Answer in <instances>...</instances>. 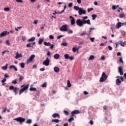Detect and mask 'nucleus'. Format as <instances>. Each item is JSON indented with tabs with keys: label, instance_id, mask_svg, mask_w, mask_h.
Masks as SVG:
<instances>
[{
	"label": "nucleus",
	"instance_id": "de8ad7c7",
	"mask_svg": "<svg viewBox=\"0 0 126 126\" xmlns=\"http://www.w3.org/2000/svg\"><path fill=\"white\" fill-rule=\"evenodd\" d=\"M12 83L13 84H16V83H17V80L15 79L14 81L12 82Z\"/></svg>",
	"mask_w": 126,
	"mask_h": 126
},
{
	"label": "nucleus",
	"instance_id": "c03bdc74",
	"mask_svg": "<svg viewBox=\"0 0 126 126\" xmlns=\"http://www.w3.org/2000/svg\"><path fill=\"white\" fill-rule=\"evenodd\" d=\"M93 9H94V8H88V12H90V11H92V10H93Z\"/></svg>",
	"mask_w": 126,
	"mask_h": 126
},
{
	"label": "nucleus",
	"instance_id": "8fccbe9b",
	"mask_svg": "<svg viewBox=\"0 0 126 126\" xmlns=\"http://www.w3.org/2000/svg\"><path fill=\"white\" fill-rule=\"evenodd\" d=\"M61 45H62V46H63L64 47H66V46H67V43L63 42L62 43Z\"/></svg>",
	"mask_w": 126,
	"mask_h": 126
},
{
	"label": "nucleus",
	"instance_id": "6ab92c4d",
	"mask_svg": "<svg viewBox=\"0 0 126 126\" xmlns=\"http://www.w3.org/2000/svg\"><path fill=\"white\" fill-rule=\"evenodd\" d=\"M122 82L120 79L118 78L116 80V85H120V84Z\"/></svg>",
	"mask_w": 126,
	"mask_h": 126
},
{
	"label": "nucleus",
	"instance_id": "58836bf2",
	"mask_svg": "<svg viewBox=\"0 0 126 126\" xmlns=\"http://www.w3.org/2000/svg\"><path fill=\"white\" fill-rule=\"evenodd\" d=\"M41 87H47V82H44L42 85H41Z\"/></svg>",
	"mask_w": 126,
	"mask_h": 126
},
{
	"label": "nucleus",
	"instance_id": "052dcab7",
	"mask_svg": "<svg viewBox=\"0 0 126 126\" xmlns=\"http://www.w3.org/2000/svg\"><path fill=\"white\" fill-rule=\"evenodd\" d=\"M63 113L64 114H65V115H66V116H68V112L65 111V110H64L63 111Z\"/></svg>",
	"mask_w": 126,
	"mask_h": 126
},
{
	"label": "nucleus",
	"instance_id": "f3484780",
	"mask_svg": "<svg viewBox=\"0 0 126 126\" xmlns=\"http://www.w3.org/2000/svg\"><path fill=\"white\" fill-rule=\"evenodd\" d=\"M52 117L53 118H58V119H60L61 118V116H60V114L59 113H54L53 115H52Z\"/></svg>",
	"mask_w": 126,
	"mask_h": 126
},
{
	"label": "nucleus",
	"instance_id": "412c9836",
	"mask_svg": "<svg viewBox=\"0 0 126 126\" xmlns=\"http://www.w3.org/2000/svg\"><path fill=\"white\" fill-rule=\"evenodd\" d=\"M54 59H55V60L59 59V58H60V54H56L55 55H54Z\"/></svg>",
	"mask_w": 126,
	"mask_h": 126
},
{
	"label": "nucleus",
	"instance_id": "5fc2aeb1",
	"mask_svg": "<svg viewBox=\"0 0 126 126\" xmlns=\"http://www.w3.org/2000/svg\"><path fill=\"white\" fill-rule=\"evenodd\" d=\"M49 38L51 39V40H53L54 39V35H50L49 36Z\"/></svg>",
	"mask_w": 126,
	"mask_h": 126
},
{
	"label": "nucleus",
	"instance_id": "423d86ee",
	"mask_svg": "<svg viewBox=\"0 0 126 126\" xmlns=\"http://www.w3.org/2000/svg\"><path fill=\"white\" fill-rule=\"evenodd\" d=\"M9 90H13V92L15 93V95H17V90H18V88L14 87L13 86H10L9 88Z\"/></svg>",
	"mask_w": 126,
	"mask_h": 126
},
{
	"label": "nucleus",
	"instance_id": "a19ab883",
	"mask_svg": "<svg viewBox=\"0 0 126 126\" xmlns=\"http://www.w3.org/2000/svg\"><path fill=\"white\" fill-rule=\"evenodd\" d=\"M4 11H9L10 10V9L8 7H5L4 8Z\"/></svg>",
	"mask_w": 126,
	"mask_h": 126
},
{
	"label": "nucleus",
	"instance_id": "ea45409f",
	"mask_svg": "<svg viewBox=\"0 0 126 126\" xmlns=\"http://www.w3.org/2000/svg\"><path fill=\"white\" fill-rule=\"evenodd\" d=\"M26 124H32V120L31 119H29L26 122Z\"/></svg>",
	"mask_w": 126,
	"mask_h": 126
},
{
	"label": "nucleus",
	"instance_id": "4d7b16f0",
	"mask_svg": "<svg viewBox=\"0 0 126 126\" xmlns=\"http://www.w3.org/2000/svg\"><path fill=\"white\" fill-rule=\"evenodd\" d=\"M22 28V27H18V28H15L16 31H18V29H21Z\"/></svg>",
	"mask_w": 126,
	"mask_h": 126
},
{
	"label": "nucleus",
	"instance_id": "4468645a",
	"mask_svg": "<svg viewBox=\"0 0 126 126\" xmlns=\"http://www.w3.org/2000/svg\"><path fill=\"white\" fill-rule=\"evenodd\" d=\"M22 54L21 53L19 54V53L17 52L16 53V56L15 57V59L17 60L19 58H22Z\"/></svg>",
	"mask_w": 126,
	"mask_h": 126
},
{
	"label": "nucleus",
	"instance_id": "a211bd4d",
	"mask_svg": "<svg viewBox=\"0 0 126 126\" xmlns=\"http://www.w3.org/2000/svg\"><path fill=\"white\" fill-rule=\"evenodd\" d=\"M122 22H118L116 26V27L117 28V29H119L121 28V27H122Z\"/></svg>",
	"mask_w": 126,
	"mask_h": 126
},
{
	"label": "nucleus",
	"instance_id": "3c124183",
	"mask_svg": "<svg viewBox=\"0 0 126 126\" xmlns=\"http://www.w3.org/2000/svg\"><path fill=\"white\" fill-rule=\"evenodd\" d=\"M124 16H125V14H121L119 15L120 18H124Z\"/></svg>",
	"mask_w": 126,
	"mask_h": 126
},
{
	"label": "nucleus",
	"instance_id": "6e6552de",
	"mask_svg": "<svg viewBox=\"0 0 126 126\" xmlns=\"http://www.w3.org/2000/svg\"><path fill=\"white\" fill-rule=\"evenodd\" d=\"M8 34H9V32L6 31H3L0 34V38H2V37H4L5 36L8 35Z\"/></svg>",
	"mask_w": 126,
	"mask_h": 126
},
{
	"label": "nucleus",
	"instance_id": "69168bd1",
	"mask_svg": "<svg viewBox=\"0 0 126 126\" xmlns=\"http://www.w3.org/2000/svg\"><path fill=\"white\" fill-rule=\"evenodd\" d=\"M62 37H63V35H60L57 37V39L59 40L60 38H62Z\"/></svg>",
	"mask_w": 126,
	"mask_h": 126
},
{
	"label": "nucleus",
	"instance_id": "4be33fe9",
	"mask_svg": "<svg viewBox=\"0 0 126 126\" xmlns=\"http://www.w3.org/2000/svg\"><path fill=\"white\" fill-rule=\"evenodd\" d=\"M43 44L45 46H47L48 47L51 46V43L47 42L46 41H44Z\"/></svg>",
	"mask_w": 126,
	"mask_h": 126
},
{
	"label": "nucleus",
	"instance_id": "0e129e2a",
	"mask_svg": "<svg viewBox=\"0 0 126 126\" xmlns=\"http://www.w3.org/2000/svg\"><path fill=\"white\" fill-rule=\"evenodd\" d=\"M72 4H73V3H72V2H70V3H69V4H68V7H71V6H72Z\"/></svg>",
	"mask_w": 126,
	"mask_h": 126
},
{
	"label": "nucleus",
	"instance_id": "20e7f679",
	"mask_svg": "<svg viewBox=\"0 0 126 126\" xmlns=\"http://www.w3.org/2000/svg\"><path fill=\"white\" fill-rule=\"evenodd\" d=\"M14 121H16L17 122H19L20 124H22L25 122V118H23L22 117H18L17 118L14 119Z\"/></svg>",
	"mask_w": 126,
	"mask_h": 126
},
{
	"label": "nucleus",
	"instance_id": "e2e57ef3",
	"mask_svg": "<svg viewBox=\"0 0 126 126\" xmlns=\"http://www.w3.org/2000/svg\"><path fill=\"white\" fill-rule=\"evenodd\" d=\"M47 56H48V57H51V52H50V51L47 52Z\"/></svg>",
	"mask_w": 126,
	"mask_h": 126
},
{
	"label": "nucleus",
	"instance_id": "393cba45",
	"mask_svg": "<svg viewBox=\"0 0 126 126\" xmlns=\"http://www.w3.org/2000/svg\"><path fill=\"white\" fill-rule=\"evenodd\" d=\"M35 40V37H32L28 40V42H33Z\"/></svg>",
	"mask_w": 126,
	"mask_h": 126
},
{
	"label": "nucleus",
	"instance_id": "09e8293b",
	"mask_svg": "<svg viewBox=\"0 0 126 126\" xmlns=\"http://www.w3.org/2000/svg\"><path fill=\"white\" fill-rule=\"evenodd\" d=\"M120 63H124V61H123V58L121 57L119 59Z\"/></svg>",
	"mask_w": 126,
	"mask_h": 126
},
{
	"label": "nucleus",
	"instance_id": "7ed1b4c3",
	"mask_svg": "<svg viewBox=\"0 0 126 126\" xmlns=\"http://www.w3.org/2000/svg\"><path fill=\"white\" fill-rule=\"evenodd\" d=\"M107 78H108V75H106L105 72H102L101 77L99 80V82H104V81H106Z\"/></svg>",
	"mask_w": 126,
	"mask_h": 126
},
{
	"label": "nucleus",
	"instance_id": "a878e982",
	"mask_svg": "<svg viewBox=\"0 0 126 126\" xmlns=\"http://www.w3.org/2000/svg\"><path fill=\"white\" fill-rule=\"evenodd\" d=\"M60 122V120L59 119H53L52 120V123H56V124H58Z\"/></svg>",
	"mask_w": 126,
	"mask_h": 126
},
{
	"label": "nucleus",
	"instance_id": "c85d7f7f",
	"mask_svg": "<svg viewBox=\"0 0 126 126\" xmlns=\"http://www.w3.org/2000/svg\"><path fill=\"white\" fill-rule=\"evenodd\" d=\"M18 76H20V78L19 79V81L20 82V81H22L23 79H24V77H22V76H20V74L18 75Z\"/></svg>",
	"mask_w": 126,
	"mask_h": 126
},
{
	"label": "nucleus",
	"instance_id": "9d476101",
	"mask_svg": "<svg viewBox=\"0 0 126 126\" xmlns=\"http://www.w3.org/2000/svg\"><path fill=\"white\" fill-rule=\"evenodd\" d=\"M35 44H36V42H33L32 43H29L26 45V47L27 48H29V47L33 48V46H34Z\"/></svg>",
	"mask_w": 126,
	"mask_h": 126
},
{
	"label": "nucleus",
	"instance_id": "e433bc0d",
	"mask_svg": "<svg viewBox=\"0 0 126 126\" xmlns=\"http://www.w3.org/2000/svg\"><path fill=\"white\" fill-rule=\"evenodd\" d=\"M67 87H71V84L70 83V81L67 80Z\"/></svg>",
	"mask_w": 126,
	"mask_h": 126
},
{
	"label": "nucleus",
	"instance_id": "f8f14e48",
	"mask_svg": "<svg viewBox=\"0 0 126 126\" xmlns=\"http://www.w3.org/2000/svg\"><path fill=\"white\" fill-rule=\"evenodd\" d=\"M33 59H35V55H32L30 57V59L27 61V63H29L30 62H32Z\"/></svg>",
	"mask_w": 126,
	"mask_h": 126
},
{
	"label": "nucleus",
	"instance_id": "dca6fc26",
	"mask_svg": "<svg viewBox=\"0 0 126 126\" xmlns=\"http://www.w3.org/2000/svg\"><path fill=\"white\" fill-rule=\"evenodd\" d=\"M9 68L10 69H12V68H13V69H14V70H15V71H17V70H18L17 68L16 67V66L15 65H10L9 67Z\"/></svg>",
	"mask_w": 126,
	"mask_h": 126
},
{
	"label": "nucleus",
	"instance_id": "13d9d810",
	"mask_svg": "<svg viewBox=\"0 0 126 126\" xmlns=\"http://www.w3.org/2000/svg\"><path fill=\"white\" fill-rule=\"evenodd\" d=\"M90 40H91V42H94V40H95V38H94V37H92V38H91V37H90Z\"/></svg>",
	"mask_w": 126,
	"mask_h": 126
},
{
	"label": "nucleus",
	"instance_id": "473e14b6",
	"mask_svg": "<svg viewBox=\"0 0 126 126\" xmlns=\"http://www.w3.org/2000/svg\"><path fill=\"white\" fill-rule=\"evenodd\" d=\"M36 90H37L36 88L31 87L30 88V91H36Z\"/></svg>",
	"mask_w": 126,
	"mask_h": 126
},
{
	"label": "nucleus",
	"instance_id": "ddd939ff",
	"mask_svg": "<svg viewBox=\"0 0 126 126\" xmlns=\"http://www.w3.org/2000/svg\"><path fill=\"white\" fill-rule=\"evenodd\" d=\"M79 113H80L79 112V110H74L72 111L71 113V117H74V115L79 114Z\"/></svg>",
	"mask_w": 126,
	"mask_h": 126
},
{
	"label": "nucleus",
	"instance_id": "0eeeda50",
	"mask_svg": "<svg viewBox=\"0 0 126 126\" xmlns=\"http://www.w3.org/2000/svg\"><path fill=\"white\" fill-rule=\"evenodd\" d=\"M60 31H63L64 32H66V31H67V25H64L62 26L60 28Z\"/></svg>",
	"mask_w": 126,
	"mask_h": 126
},
{
	"label": "nucleus",
	"instance_id": "a18cd8bd",
	"mask_svg": "<svg viewBox=\"0 0 126 126\" xmlns=\"http://www.w3.org/2000/svg\"><path fill=\"white\" fill-rule=\"evenodd\" d=\"M7 108L6 107H4L3 108V110L2 111V113H5L6 112Z\"/></svg>",
	"mask_w": 126,
	"mask_h": 126
},
{
	"label": "nucleus",
	"instance_id": "864d4df0",
	"mask_svg": "<svg viewBox=\"0 0 126 126\" xmlns=\"http://www.w3.org/2000/svg\"><path fill=\"white\" fill-rule=\"evenodd\" d=\"M84 35H87V33L83 32V33L80 34V36H84Z\"/></svg>",
	"mask_w": 126,
	"mask_h": 126
},
{
	"label": "nucleus",
	"instance_id": "7c9ffc66",
	"mask_svg": "<svg viewBox=\"0 0 126 126\" xmlns=\"http://www.w3.org/2000/svg\"><path fill=\"white\" fill-rule=\"evenodd\" d=\"M72 121H74V118H73V117H70L68 120V122L69 123H71V122H72Z\"/></svg>",
	"mask_w": 126,
	"mask_h": 126
},
{
	"label": "nucleus",
	"instance_id": "cd10ccee",
	"mask_svg": "<svg viewBox=\"0 0 126 126\" xmlns=\"http://www.w3.org/2000/svg\"><path fill=\"white\" fill-rule=\"evenodd\" d=\"M94 59H95V57H94V56L91 55L89 58V61H90V60L92 61V60H94Z\"/></svg>",
	"mask_w": 126,
	"mask_h": 126
},
{
	"label": "nucleus",
	"instance_id": "f257e3e1",
	"mask_svg": "<svg viewBox=\"0 0 126 126\" xmlns=\"http://www.w3.org/2000/svg\"><path fill=\"white\" fill-rule=\"evenodd\" d=\"M76 25L79 26V27H82L84 24H88V25H91V23H90V20L88 19L87 20H82L80 19H77L76 21Z\"/></svg>",
	"mask_w": 126,
	"mask_h": 126
},
{
	"label": "nucleus",
	"instance_id": "bb28decb",
	"mask_svg": "<svg viewBox=\"0 0 126 126\" xmlns=\"http://www.w3.org/2000/svg\"><path fill=\"white\" fill-rule=\"evenodd\" d=\"M118 7H119V5H113L112 7V8L113 9V10H115V9H117V8H118Z\"/></svg>",
	"mask_w": 126,
	"mask_h": 126
},
{
	"label": "nucleus",
	"instance_id": "338daca9",
	"mask_svg": "<svg viewBox=\"0 0 126 126\" xmlns=\"http://www.w3.org/2000/svg\"><path fill=\"white\" fill-rule=\"evenodd\" d=\"M6 45H7L8 46H9V45H10V43H9V41H8V40H6Z\"/></svg>",
	"mask_w": 126,
	"mask_h": 126
},
{
	"label": "nucleus",
	"instance_id": "4c0bfd02",
	"mask_svg": "<svg viewBox=\"0 0 126 126\" xmlns=\"http://www.w3.org/2000/svg\"><path fill=\"white\" fill-rule=\"evenodd\" d=\"M71 24L72 25H74V24H75V19H73V20H71Z\"/></svg>",
	"mask_w": 126,
	"mask_h": 126
},
{
	"label": "nucleus",
	"instance_id": "680f3d73",
	"mask_svg": "<svg viewBox=\"0 0 126 126\" xmlns=\"http://www.w3.org/2000/svg\"><path fill=\"white\" fill-rule=\"evenodd\" d=\"M86 19H88V16L83 17V20H86Z\"/></svg>",
	"mask_w": 126,
	"mask_h": 126
},
{
	"label": "nucleus",
	"instance_id": "79ce46f5",
	"mask_svg": "<svg viewBox=\"0 0 126 126\" xmlns=\"http://www.w3.org/2000/svg\"><path fill=\"white\" fill-rule=\"evenodd\" d=\"M121 33H122V34L123 35V36H126V33L125 31H122Z\"/></svg>",
	"mask_w": 126,
	"mask_h": 126
},
{
	"label": "nucleus",
	"instance_id": "bf43d9fd",
	"mask_svg": "<svg viewBox=\"0 0 126 126\" xmlns=\"http://www.w3.org/2000/svg\"><path fill=\"white\" fill-rule=\"evenodd\" d=\"M100 60H101V61H104L105 60V56H102L101 57Z\"/></svg>",
	"mask_w": 126,
	"mask_h": 126
},
{
	"label": "nucleus",
	"instance_id": "f03ea898",
	"mask_svg": "<svg viewBox=\"0 0 126 126\" xmlns=\"http://www.w3.org/2000/svg\"><path fill=\"white\" fill-rule=\"evenodd\" d=\"M22 87H23L22 88ZM29 87V84H27L26 86H25V85H23L21 86V88L22 89H21L19 91V95H21V94L23 92H24V91H25V90H27V89H28V88Z\"/></svg>",
	"mask_w": 126,
	"mask_h": 126
},
{
	"label": "nucleus",
	"instance_id": "6e6d98bb",
	"mask_svg": "<svg viewBox=\"0 0 126 126\" xmlns=\"http://www.w3.org/2000/svg\"><path fill=\"white\" fill-rule=\"evenodd\" d=\"M74 57H69L68 60H70V61H73V60H74Z\"/></svg>",
	"mask_w": 126,
	"mask_h": 126
},
{
	"label": "nucleus",
	"instance_id": "2f4dec72",
	"mask_svg": "<svg viewBox=\"0 0 126 126\" xmlns=\"http://www.w3.org/2000/svg\"><path fill=\"white\" fill-rule=\"evenodd\" d=\"M74 9H75V10H77V11L78 10V11H79L81 8H80V7H79L77 6H75L74 7Z\"/></svg>",
	"mask_w": 126,
	"mask_h": 126
},
{
	"label": "nucleus",
	"instance_id": "1a4fd4ad",
	"mask_svg": "<svg viewBox=\"0 0 126 126\" xmlns=\"http://www.w3.org/2000/svg\"><path fill=\"white\" fill-rule=\"evenodd\" d=\"M79 15H82V14H86V10H84L83 8H81L80 11H78Z\"/></svg>",
	"mask_w": 126,
	"mask_h": 126
},
{
	"label": "nucleus",
	"instance_id": "5701e85b",
	"mask_svg": "<svg viewBox=\"0 0 126 126\" xmlns=\"http://www.w3.org/2000/svg\"><path fill=\"white\" fill-rule=\"evenodd\" d=\"M5 81H6V79L4 78L3 80H1V82L2 83V86H4V85H5V83L4 82H5Z\"/></svg>",
	"mask_w": 126,
	"mask_h": 126
},
{
	"label": "nucleus",
	"instance_id": "b1692460",
	"mask_svg": "<svg viewBox=\"0 0 126 126\" xmlns=\"http://www.w3.org/2000/svg\"><path fill=\"white\" fill-rule=\"evenodd\" d=\"M44 42V38L39 39L38 41L39 45H42V43Z\"/></svg>",
	"mask_w": 126,
	"mask_h": 126
},
{
	"label": "nucleus",
	"instance_id": "c756f323",
	"mask_svg": "<svg viewBox=\"0 0 126 126\" xmlns=\"http://www.w3.org/2000/svg\"><path fill=\"white\" fill-rule=\"evenodd\" d=\"M8 65V64L6 63L5 66L2 67V68L3 69V70H6V69H7Z\"/></svg>",
	"mask_w": 126,
	"mask_h": 126
},
{
	"label": "nucleus",
	"instance_id": "603ef678",
	"mask_svg": "<svg viewBox=\"0 0 126 126\" xmlns=\"http://www.w3.org/2000/svg\"><path fill=\"white\" fill-rule=\"evenodd\" d=\"M64 12V10H62L61 12H58V14H62V13H63Z\"/></svg>",
	"mask_w": 126,
	"mask_h": 126
},
{
	"label": "nucleus",
	"instance_id": "9b49d317",
	"mask_svg": "<svg viewBox=\"0 0 126 126\" xmlns=\"http://www.w3.org/2000/svg\"><path fill=\"white\" fill-rule=\"evenodd\" d=\"M118 72L120 73V75H124V71L123 70V67H122V66L118 67Z\"/></svg>",
	"mask_w": 126,
	"mask_h": 126
},
{
	"label": "nucleus",
	"instance_id": "f704fd0d",
	"mask_svg": "<svg viewBox=\"0 0 126 126\" xmlns=\"http://www.w3.org/2000/svg\"><path fill=\"white\" fill-rule=\"evenodd\" d=\"M92 19L95 20V19L97 18V15L93 14L92 15Z\"/></svg>",
	"mask_w": 126,
	"mask_h": 126
},
{
	"label": "nucleus",
	"instance_id": "2eb2a0df",
	"mask_svg": "<svg viewBox=\"0 0 126 126\" xmlns=\"http://www.w3.org/2000/svg\"><path fill=\"white\" fill-rule=\"evenodd\" d=\"M126 41H124L123 42V41H118V44H119V45H120L122 47H126Z\"/></svg>",
	"mask_w": 126,
	"mask_h": 126
},
{
	"label": "nucleus",
	"instance_id": "37998d69",
	"mask_svg": "<svg viewBox=\"0 0 126 126\" xmlns=\"http://www.w3.org/2000/svg\"><path fill=\"white\" fill-rule=\"evenodd\" d=\"M73 33V31L71 30H69L68 31V34H72Z\"/></svg>",
	"mask_w": 126,
	"mask_h": 126
},
{
	"label": "nucleus",
	"instance_id": "aec40b11",
	"mask_svg": "<svg viewBox=\"0 0 126 126\" xmlns=\"http://www.w3.org/2000/svg\"><path fill=\"white\" fill-rule=\"evenodd\" d=\"M54 69L55 72H59L60 71V68L58 66L54 67Z\"/></svg>",
	"mask_w": 126,
	"mask_h": 126
},
{
	"label": "nucleus",
	"instance_id": "774afa93",
	"mask_svg": "<svg viewBox=\"0 0 126 126\" xmlns=\"http://www.w3.org/2000/svg\"><path fill=\"white\" fill-rule=\"evenodd\" d=\"M22 40H23V41H26V37L22 36Z\"/></svg>",
	"mask_w": 126,
	"mask_h": 126
},
{
	"label": "nucleus",
	"instance_id": "c9c22d12",
	"mask_svg": "<svg viewBox=\"0 0 126 126\" xmlns=\"http://www.w3.org/2000/svg\"><path fill=\"white\" fill-rule=\"evenodd\" d=\"M64 58L65 59V60H68V59H69V56L68 54H65L64 55Z\"/></svg>",
	"mask_w": 126,
	"mask_h": 126
},
{
	"label": "nucleus",
	"instance_id": "72a5a7b5",
	"mask_svg": "<svg viewBox=\"0 0 126 126\" xmlns=\"http://www.w3.org/2000/svg\"><path fill=\"white\" fill-rule=\"evenodd\" d=\"M20 65L22 68H24V67H25V64H24V63H21L20 64Z\"/></svg>",
	"mask_w": 126,
	"mask_h": 126
},
{
	"label": "nucleus",
	"instance_id": "49530a36",
	"mask_svg": "<svg viewBox=\"0 0 126 126\" xmlns=\"http://www.w3.org/2000/svg\"><path fill=\"white\" fill-rule=\"evenodd\" d=\"M72 51L74 52H78L77 51V50L76 49V47H73L72 48Z\"/></svg>",
	"mask_w": 126,
	"mask_h": 126
},
{
	"label": "nucleus",
	"instance_id": "39448f33",
	"mask_svg": "<svg viewBox=\"0 0 126 126\" xmlns=\"http://www.w3.org/2000/svg\"><path fill=\"white\" fill-rule=\"evenodd\" d=\"M50 59L47 57L46 60L43 62L42 64L43 65H45V66H48V65H50Z\"/></svg>",
	"mask_w": 126,
	"mask_h": 126
}]
</instances>
